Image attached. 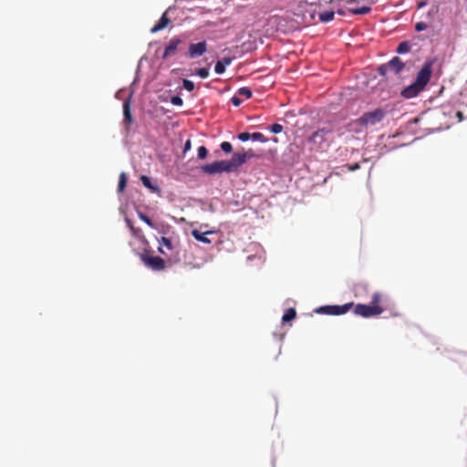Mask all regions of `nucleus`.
<instances>
[{
	"instance_id": "obj_1",
	"label": "nucleus",
	"mask_w": 467,
	"mask_h": 467,
	"mask_svg": "<svg viewBox=\"0 0 467 467\" xmlns=\"http://www.w3.org/2000/svg\"><path fill=\"white\" fill-rule=\"evenodd\" d=\"M432 73V63L431 61L425 62L419 73L417 74L415 81L405 88L401 91V96L405 99H411L418 96L429 83Z\"/></svg>"
},
{
	"instance_id": "obj_2",
	"label": "nucleus",
	"mask_w": 467,
	"mask_h": 467,
	"mask_svg": "<svg viewBox=\"0 0 467 467\" xmlns=\"http://www.w3.org/2000/svg\"><path fill=\"white\" fill-rule=\"evenodd\" d=\"M333 141V128L330 125L324 126L316 130L309 138L313 150H326Z\"/></svg>"
},
{
	"instance_id": "obj_3",
	"label": "nucleus",
	"mask_w": 467,
	"mask_h": 467,
	"mask_svg": "<svg viewBox=\"0 0 467 467\" xmlns=\"http://www.w3.org/2000/svg\"><path fill=\"white\" fill-rule=\"evenodd\" d=\"M387 113L382 109H376L372 111L365 112L357 120L356 123L364 129L375 127L380 123L386 117Z\"/></svg>"
},
{
	"instance_id": "obj_4",
	"label": "nucleus",
	"mask_w": 467,
	"mask_h": 467,
	"mask_svg": "<svg viewBox=\"0 0 467 467\" xmlns=\"http://www.w3.org/2000/svg\"><path fill=\"white\" fill-rule=\"evenodd\" d=\"M352 308L356 315L366 318L379 316L384 312L383 306H376L364 304L354 305Z\"/></svg>"
},
{
	"instance_id": "obj_5",
	"label": "nucleus",
	"mask_w": 467,
	"mask_h": 467,
	"mask_svg": "<svg viewBox=\"0 0 467 467\" xmlns=\"http://www.w3.org/2000/svg\"><path fill=\"white\" fill-rule=\"evenodd\" d=\"M354 306V303H347L342 306H321L317 309L318 313L331 315V316H340L348 313Z\"/></svg>"
},
{
	"instance_id": "obj_6",
	"label": "nucleus",
	"mask_w": 467,
	"mask_h": 467,
	"mask_svg": "<svg viewBox=\"0 0 467 467\" xmlns=\"http://www.w3.org/2000/svg\"><path fill=\"white\" fill-rule=\"evenodd\" d=\"M202 171L207 174L231 172L227 161H219L202 166Z\"/></svg>"
},
{
	"instance_id": "obj_7",
	"label": "nucleus",
	"mask_w": 467,
	"mask_h": 467,
	"mask_svg": "<svg viewBox=\"0 0 467 467\" xmlns=\"http://www.w3.org/2000/svg\"><path fill=\"white\" fill-rule=\"evenodd\" d=\"M405 67V64L399 57H393L388 64L381 65L378 71L381 76H385L388 70H392L395 74H399Z\"/></svg>"
},
{
	"instance_id": "obj_8",
	"label": "nucleus",
	"mask_w": 467,
	"mask_h": 467,
	"mask_svg": "<svg viewBox=\"0 0 467 467\" xmlns=\"http://www.w3.org/2000/svg\"><path fill=\"white\" fill-rule=\"evenodd\" d=\"M140 258L145 265L154 271H161L165 268V262L160 256L141 254Z\"/></svg>"
},
{
	"instance_id": "obj_9",
	"label": "nucleus",
	"mask_w": 467,
	"mask_h": 467,
	"mask_svg": "<svg viewBox=\"0 0 467 467\" xmlns=\"http://www.w3.org/2000/svg\"><path fill=\"white\" fill-rule=\"evenodd\" d=\"M207 50V44L202 41L196 44H191L189 47L188 55L191 58H195L202 56Z\"/></svg>"
},
{
	"instance_id": "obj_10",
	"label": "nucleus",
	"mask_w": 467,
	"mask_h": 467,
	"mask_svg": "<svg viewBox=\"0 0 467 467\" xmlns=\"http://www.w3.org/2000/svg\"><path fill=\"white\" fill-rule=\"evenodd\" d=\"M227 162L231 171H236L241 165L246 162L245 155H244L243 152H235Z\"/></svg>"
},
{
	"instance_id": "obj_11",
	"label": "nucleus",
	"mask_w": 467,
	"mask_h": 467,
	"mask_svg": "<svg viewBox=\"0 0 467 467\" xmlns=\"http://www.w3.org/2000/svg\"><path fill=\"white\" fill-rule=\"evenodd\" d=\"M170 9L166 10L161 17L160 18V20L156 23V25L150 29V33L154 34V33H157L164 28H166L168 26V25L170 24L171 20L170 18L167 16V14L169 12Z\"/></svg>"
},
{
	"instance_id": "obj_12",
	"label": "nucleus",
	"mask_w": 467,
	"mask_h": 467,
	"mask_svg": "<svg viewBox=\"0 0 467 467\" xmlns=\"http://www.w3.org/2000/svg\"><path fill=\"white\" fill-rule=\"evenodd\" d=\"M180 43H181V39L180 38H178V37L171 38L169 41V43L166 46V47H165V50H164L162 57L166 58V57L173 55L176 52Z\"/></svg>"
},
{
	"instance_id": "obj_13",
	"label": "nucleus",
	"mask_w": 467,
	"mask_h": 467,
	"mask_svg": "<svg viewBox=\"0 0 467 467\" xmlns=\"http://www.w3.org/2000/svg\"><path fill=\"white\" fill-rule=\"evenodd\" d=\"M123 116L124 121L127 122L128 124H131L133 122L130 100H125L123 102Z\"/></svg>"
},
{
	"instance_id": "obj_14",
	"label": "nucleus",
	"mask_w": 467,
	"mask_h": 467,
	"mask_svg": "<svg viewBox=\"0 0 467 467\" xmlns=\"http://www.w3.org/2000/svg\"><path fill=\"white\" fill-rule=\"evenodd\" d=\"M211 232H208V233H202L198 230H193L192 232V236L199 242H202V243H204V244H210L211 241L206 237V234H210Z\"/></svg>"
},
{
	"instance_id": "obj_15",
	"label": "nucleus",
	"mask_w": 467,
	"mask_h": 467,
	"mask_svg": "<svg viewBox=\"0 0 467 467\" xmlns=\"http://www.w3.org/2000/svg\"><path fill=\"white\" fill-rule=\"evenodd\" d=\"M159 244H160L159 251L161 254H164V251L162 250V247H165L168 250H172V248H173L171 241L169 238H167V237H161L159 240Z\"/></svg>"
},
{
	"instance_id": "obj_16",
	"label": "nucleus",
	"mask_w": 467,
	"mask_h": 467,
	"mask_svg": "<svg viewBox=\"0 0 467 467\" xmlns=\"http://www.w3.org/2000/svg\"><path fill=\"white\" fill-rule=\"evenodd\" d=\"M371 11L369 6H361L358 8H349L348 12L353 15H367Z\"/></svg>"
},
{
	"instance_id": "obj_17",
	"label": "nucleus",
	"mask_w": 467,
	"mask_h": 467,
	"mask_svg": "<svg viewBox=\"0 0 467 467\" xmlns=\"http://www.w3.org/2000/svg\"><path fill=\"white\" fill-rule=\"evenodd\" d=\"M335 13L333 11H326L319 14V20L323 23L330 22L334 19Z\"/></svg>"
},
{
	"instance_id": "obj_18",
	"label": "nucleus",
	"mask_w": 467,
	"mask_h": 467,
	"mask_svg": "<svg viewBox=\"0 0 467 467\" xmlns=\"http://www.w3.org/2000/svg\"><path fill=\"white\" fill-rule=\"evenodd\" d=\"M296 317V312L294 308H288L284 314L282 320L283 322H289L295 319Z\"/></svg>"
},
{
	"instance_id": "obj_19",
	"label": "nucleus",
	"mask_w": 467,
	"mask_h": 467,
	"mask_svg": "<svg viewBox=\"0 0 467 467\" xmlns=\"http://www.w3.org/2000/svg\"><path fill=\"white\" fill-rule=\"evenodd\" d=\"M410 50V45L408 41H402L400 42L398 47H397V49L396 51L400 54H404V53H407Z\"/></svg>"
},
{
	"instance_id": "obj_20",
	"label": "nucleus",
	"mask_w": 467,
	"mask_h": 467,
	"mask_svg": "<svg viewBox=\"0 0 467 467\" xmlns=\"http://www.w3.org/2000/svg\"><path fill=\"white\" fill-rule=\"evenodd\" d=\"M382 295L379 292L373 293L370 306H381Z\"/></svg>"
},
{
	"instance_id": "obj_21",
	"label": "nucleus",
	"mask_w": 467,
	"mask_h": 467,
	"mask_svg": "<svg viewBox=\"0 0 467 467\" xmlns=\"http://www.w3.org/2000/svg\"><path fill=\"white\" fill-rule=\"evenodd\" d=\"M126 183H127V176L124 172H121L119 175V185H118L119 192H122L125 189Z\"/></svg>"
},
{
	"instance_id": "obj_22",
	"label": "nucleus",
	"mask_w": 467,
	"mask_h": 467,
	"mask_svg": "<svg viewBox=\"0 0 467 467\" xmlns=\"http://www.w3.org/2000/svg\"><path fill=\"white\" fill-rule=\"evenodd\" d=\"M138 216L139 218L143 221L144 223H146L150 227L155 229L156 228V224L151 221V219L147 216L146 214L142 213H138Z\"/></svg>"
},
{
	"instance_id": "obj_23",
	"label": "nucleus",
	"mask_w": 467,
	"mask_h": 467,
	"mask_svg": "<svg viewBox=\"0 0 467 467\" xmlns=\"http://www.w3.org/2000/svg\"><path fill=\"white\" fill-rule=\"evenodd\" d=\"M238 94L240 96L244 97L245 99H250V98H252L253 92H252V90L249 88L243 87V88L238 89Z\"/></svg>"
},
{
	"instance_id": "obj_24",
	"label": "nucleus",
	"mask_w": 467,
	"mask_h": 467,
	"mask_svg": "<svg viewBox=\"0 0 467 467\" xmlns=\"http://www.w3.org/2000/svg\"><path fill=\"white\" fill-rule=\"evenodd\" d=\"M251 140H257L261 142H267L268 139L265 137V135L261 132H254L251 134Z\"/></svg>"
},
{
	"instance_id": "obj_25",
	"label": "nucleus",
	"mask_w": 467,
	"mask_h": 467,
	"mask_svg": "<svg viewBox=\"0 0 467 467\" xmlns=\"http://www.w3.org/2000/svg\"><path fill=\"white\" fill-rule=\"evenodd\" d=\"M283 129V126L278 123H275L269 127V130L275 134L282 132Z\"/></svg>"
},
{
	"instance_id": "obj_26",
	"label": "nucleus",
	"mask_w": 467,
	"mask_h": 467,
	"mask_svg": "<svg viewBox=\"0 0 467 467\" xmlns=\"http://www.w3.org/2000/svg\"><path fill=\"white\" fill-rule=\"evenodd\" d=\"M208 155V150L204 146H200L198 148V158L201 160H203Z\"/></svg>"
},
{
	"instance_id": "obj_27",
	"label": "nucleus",
	"mask_w": 467,
	"mask_h": 467,
	"mask_svg": "<svg viewBox=\"0 0 467 467\" xmlns=\"http://www.w3.org/2000/svg\"><path fill=\"white\" fill-rule=\"evenodd\" d=\"M221 150L225 153H230L233 150V146L228 141H223L221 143Z\"/></svg>"
},
{
	"instance_id": "obj_28",
	"label": "nucleus",
	"mask_w": 467,
	"mask_h": 467,
	"mask_svg": "<svg viewBox=\"0 0 467 467\" xmlns=\"http://www.w3.org/2000/svg\"><path fill=\"white\" fill-rule=\"evenodd\" d=\"M225 66L223 65V63H221L220 61H217L216 64H215V67H214V71L216 74H223L224 73L225 71Z\"/></svg>"
},
{
	"instance_id": "obj_29",
	"label": "nucleus",
	"mask_w": 467,
	"mask_h": 467,
	"mask_svg": "<svg viewBox=\"0 0 467 467\" xmlns=\"http://www.w3.org/2000/svg\"><path fill=\"white\" fill-rule=\"evenodd\" d=\"M182 85L188 91H192L194 89V83L189 79H183Z\"/></svg>"
},
{
	"instance_id": "obj_30",
	"label": "nucleus",
	"mask_w": 467,
	"mask_h": 467,
	"mask_svg": "<svg viewBox=\"0 0 467 467\" xmlns=\"http://www.w3.org/2000/svg\"><path fill=\"white\" fill-rule=\"evenodd\" d=\"M196 74L202 78H208L209 76V69L206 68V67H202V68H199L197 71H196Z\"/></svg>"
},
{
	"instance_id": "obj_31",
	"label": "nucleus",
	"mask_w": 467,
	"mask_h": 467,
	"mask_svg": "<svg viewBox=\"0 0 467 467\" xmlns=\"http://www.w3.org/2000/svg\"><path fill=\"white\" fill-rule=\"evenodd\" d=\"M140 180H141L142 184H143L145 187H147V188H149V189H152L151 182H150V179L148 176H146V175H142V176L140 177Z\"/></svg>"
},
{
	"instance_id": "obj_32",
	"label": "nucleus",
	"mask_w": 467,
	"mask_h": 467,
	"mask_svg": "<svg viewBox=\"0 0 467 467\" xmlns=\"http://www.w3.org/2000/svg\"><path fill=\"white\" fill-rule=\"evenodd\" d=\"M428 28V25L424 22H418L416 23L415 25V30L417 32H421V31H424Z\"/></svg>"
},
{
	"instance_id": "obj_33",
	"label": "nucleus",
	"mask_w": 467,
	"mask_h": 467,
	"mask_svg": "<svg viewBox=\"0 0 467 467\" xmlns=\"http://www.w3.org/2000/svg\"><path fill=\"white\" fill-rule=\"evenodd\" d=\"M171 102L174 106H182L183 104L182 99L181 97H179V96H173L171 99Z\"/></svg>"
},
{
	"instance_id": "obj_34",
	"label": "nucleus",
	"mask_w": 467,
	"mask_h": 467,
	"mask_svg": "<svg viewBox=\"0 0 467 467\" xmlns=\"http://www.w3.org/2000/svg\"><path fill=\"white\" fill-rule=\"evenodd\" d=\"M238 139L241 140V141H247L248 140L251 139V133H248V132H241L238 134Z\"/></svg>"
},
{
	"instance_id": "obj_35",
	"label": "nucleus",
	"mask_w": 467,
	"mask_h": 467,
	"mask_svg": "<svg viewBox=\"0 0 467 467\" xmlns=\"http://www.w3.org/2000/svg\"><path fill=\"white\" fill-rule=\"evenodd\" d=\"M243 153H244V155H245V161H247V160H250V159H252V158L256 157V154H255V153H254V151L253 150H251V149H250V150H246V151H244Z\"/></svg>"
},
{
	"instance_id": "obj_36",
	"label": "nucleus",
	"mask_w": 467,
	"mask_h": 467,
	"mask_svg": "<svg viewBox=\"0 0 467 467\" xmlns=\"http://www.w3.org/2000/svg\"><path fill=\"white\" fill-rule=\"evenodd\" d=\"M231 101L233 103V105H234L235 107H238L242 104L243 100L241 99H239L238 97L236 96H234L232 99H231Z\"/></svg>"
},
{
	"instance_id": "obj_37",
	"label": "nucleus",
	"mask_w": 467,
	"mask_h": 467,
	"mask_svg": "<svg viewBox=\"0 0 467 467\" xmlns=\"http://www.w3.org/2000/svg\"><path fill=\"white\" fill-rule=\"evenodd\" d=\"M221 63H223V66H229L232 61H233V58L230 57H223L222 60H219Z\"/></svg>"
},
{
	"instance_id": "obj_38",
	"label": "nucleus",
	"mask_w": 467,
	"mask_h": 467,
	"mask_svg": "<svg viewBox=\"0 0 467 467\" xmlns=\"http://www.w3.org/2000/svg\"><path fill=\"white\" fill-rule=\"evenodd\" d=\"M130 231L134 236H136V237L140 236V229L133 226V229H130Z\"/></svg>"
},
{
	"instance_id": "obj_39",
	"label": "nucleus",
	"mask_w": 467,
	"mask_h": 467,
	"mask_svg": "<svg viewBox=\"0 0 467 467\" xmlns=\"http://www.w3.org/2000/svg\"><path fill=\"white\" fill-rule=\"evenodd\" d=\"M125 222H126V223H127V225H128V227L130 229H133L134 225H133V223H132V221L130 219L126 218Z\"/></svg>"
},
{
	"instance_id": "obj_40",
	"label": "nucleus",
	"mask_w": 467,
	"mask_h": 467,
	"mask_svg": "<svg viewBox=\"0 0 467 467\" xmlns=\"http://www.w3.org/2000/svg\"><path fill=\"white\" fill-rule=\"evenodd\" d=\"M456 117L458 118L459 121H462L463 119V114L462 111H457Z\"/></svg>"
},
{
	"instance_id": "obj_41",
	"label": "nucleus",
	"mask_w": 467,
	"mask_h": 467,
	"mask_svg": "<svg viewBox=\"0 0 467 467\" xmlns=\"http://www.w3.org/2000/svg\"><path fill=\"white\" fill-rule=\"evenodd\" d=\"M191 148V141L187 140L184 145V151L188 150Z\"/></svg>"
}]
</instances>
